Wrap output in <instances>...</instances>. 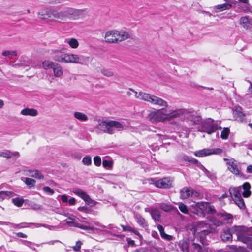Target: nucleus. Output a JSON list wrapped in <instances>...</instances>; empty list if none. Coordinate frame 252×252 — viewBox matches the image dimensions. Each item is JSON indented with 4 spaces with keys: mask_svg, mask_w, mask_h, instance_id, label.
<instances>
[{
    "mask_svg": "<svg viewBox=\"0 0 252 252\" xmlns=\"http://www.w3.org/2000/svg\"><path fill=\"white\" fill-rule=\"evenodd\" d=\"M82 10L66 8L60 11H57L51 7L40 9L38 12V18L42 20L53 21L56 19L65 23L68 20H76L80 18L83 13Z\"/></svg>",
    "mask_w": 252,
    "mask_h": 252,
    "instance_id": "obj_1",
    "label": "nucleus"
},
{
    "mask_svg": "<svg viewBox=\"0 0 252 252\" xmlns=\"http://www.w3.org/2000/svg\"><path fill=\"white\" fill-rule=\"evenodd\" d=\"M251 186L249 183H245L242 186L238 187H230L229 191L232 199L241 197L242 194L244 197L250 196L251 192L250 190Z\"/></svg>",
    "mask_w": 252,
    "mask_h": 252,
    "instance_id": "obj_2",
    "label": "nucleus"
},
{
    "mask_svg": "<svg viewBox=\"0 0 252 252\" xmlns=\"http://www.w3.org/2000/svg\"><path fill=\"white\" fill-rule=\"evenodd\" d=\"M66 63L88 65L90 62V58L88 56L75 53H67Z\"/></svg>",
    "mask_w": 252,
    "mask_h": 252,
    "instance_id": "obj_3",
    "label": "nucleus"
},
{
    "mask_svg": "<svg viewBox=\"0 0 252 252\" xmlns=\"http://www.w3.org/2000/svg\"><path fill=\"white\" fill-rule=\"evenodd\" d=\"M194 235H198L201 239H203L205 236L212 232L210 225L204 221L196 223L193 227Z\"/></svg>",
    "mask_w": 252,
    "mask_h": 252,
    "instance_id": "obj_4",
    "label": "nucleus"
},
{
    "mask_svg": "<svg viewBox=\"0 0 252 252\" xmlns=\"http://www.w3.org/2000/svg\"><path fill=\"white\" fill-rule=\"evenodd\" d=\"M142 100L148 102L154 105L159 107H168V103L163 99L152 94L145 93Z\"/></svg>",
    "mask_w": 252,
    "mask_h": 252,
    "instance_id": "obj_5",
    "label": "nucleus"
},
{
    "mask_svg": "<svg viewBox=\"0 0 252 252\" xmlns=\"http://www.w3.org/2000/svg\"><path fill=\"white\" fill-rule=\"evenodd\" d=\"M167 110L160 109L151 112L147 116V118L152 122H164L167 121Z\"/></svg>",
    "mask_w": 252,
    "mask_h": 252,
    "instance_id": "obj_6",
    "label": "nucleus"
},
{
    "mask_svg": "<svg viewBox=\"0 0 252 252\" xmlns=\"http://www.w3.org/2000/svg\"><path fill=\"white\" fill-rule=\"evenodd\" d=\"M208 207V203L200 202L190 206L192 212L200 217H204Z\"/></svg>",
    "mask_w": 252,
    "mask_h": 252,
    "instance_id": "obj_7",
    "label": "nucleus"
},
{
    "mask_svg": "<svg viewBox=\"0 0 252 252\" xmlns=\"http://www.w3.org/2000/svg\"><path fill=\"white\" fill-rule=\"evenodd\" d=\"M222 152V150L220 148L203 149L198 150L194 153L195 156L199 157L210 156L213 154H220Z\"/></svg>",
    "mask_w": 252,
    "mask_h": 252,
    "instance_id": "obj_8",
    "label": "nucleus"
},
{
    "mask_svg": "<svg viewBox=\"0 0 252 252\" xmlns=\"http://www.w3.org/2000/svg\"><path fill=\"white\" fill-rule=\"evenodd\" d=\"M241 227H236V235L239 240L248 245H252V236L246 232H241Z\"/></svg>",
    "mask_w": 252,
    "mask_h": 252,
    "instance_id": "obj_9",
    "label": "nucleus"
},
{
    "mask_svg": "<svg viewBox=\"0 0 252 252\" xmlns=\"http://www.w3.org/2000/svg\"><path fill=\"white\" fill-rule=\"evenodd\" d=\"M109 129L111 131L110 134H112L116 131H120L125 129V124L124 122H119L116 121L109 120Z\"/></svg>",
    "mask_w": 252,
    "mask_h": 252,
    "instance_id": "obj_10",
    "label": "nucleus"
},
{
    "mask_svg": "<svg viewBox=\"0 0 252 252\" xmlns=\"http://www.w3.org/2000/svg\"><path fill=\"white\" fill-rule=\"evenodd\" d=\"M73 193L83 199L86 203L89 205L94 206L95 205V202L92 200L90 196L84 191L80 189H75L73 191Z\"/></svg>",
    "mask_w": 252,
    "mask_h": 252,
    "instance_id": "obj_11",
    "label": "nucleus"
},
{
    "mask_svg": "<svg viewBox=\"0 0 252 252\" xmlns=\"http://www.w3.org/2000/svg\"><path fill=\"white\" fill-rule=\"evenodd\" d=\"M73 193L83 199L86 203L89 205L94 206L95 205V202L92 200L90 196L84 191L80 189H75L73 191Z\"/></svg>",
    "mask_w": 252,
    "mask_h": 252,
    "instance_id": "obj_12",
    "label": "nucleus"
},
{
    "mask_svg": "<svg viewBox=\"0 0 252 252\" xmlns=\"http://www.w3.org/2000/svg\"><path fill=\"white\" fill-rule=\"evenodd\" d=\"M52 52L53 54V59L54 61L66 63L67 53H62L61 50L59 49L53 50Z\"/></svg>",
    "mask_w": 252,
    "mask_h": 252,
    "instance_id": "obj_13",
    "label": "nucleus"
},
{
    "mask_svg": "<svg viewBox=\"0 0 252 252\" xmlns=\"http://www.w3.org/2000/svg\"><path fill=\"white\" fill-rule=\"evenodd\" d=\"M173 180L169 177L164 178L155 183V185L159 188L167 189L172 187Z\"/></svg>",
    "mask_w": 252,
    "mask_h": 252,
    "instance_id": "obj_14",
    "label": "nucleus"
},
{
    "mask_svg": "<svg viewBox=\"0 0 252 252\" xmlns=\"http://www.w3.org/2000/svg\"><path fill=\"white\" fill-rule=\"evenodd\" d=\"M109 120H106L99 123L95 127V129L97 133L102 132L110 134Z\"/></svg>",
    "mask_w": 252,
    "mask_h": 252,
    "instance_id": "obj_15",
    "label": "nucleus"
},
{
    "mask_svg": "<svg viewBox=\"0 0 252 252\" xmlns=\"http://www.w3.org/2000/svg\"><path fill=\"white\" fill-rule=\"evenodd\" d=\"M239 23L246 30L252 31V18L246 16L240 18Z\"/></svg>",
    "mask_w": 252,
    "mask_h": 252,
    "instance_id": "obj_16",
    "label": "nucleus"
},
{
    "mask_svg": "<svg viewBox=\"0 0 252 252\" xmlns=\"http://www.w3.org/2000/svg\"><path fill=\"white\" fill-rule=\"evenodd\" d=\"M186 112L185 109L180 108L170 110L169 113L166 112L167 121L178 118L183 115Z\"/></svg>",
    "mask_w": 252,
    "mask_h": 252,
    "instance_id": "obj_17",
    "label": "nucleus"
},
{
    "mask_svg": "<svg viewBox=\"0 0 252 252\" xmlns=\"http://www.w3.org/2000/svg\"><path fill=\"white\" fill-rule=\"evenodd\" d=\"M115 43L121 42L131 37L130 34L124 30H116Z\"/></svg>",
    "mask_w": 252,
    "mask_h": 252,
    "instance_id": "obj_18",
    "label": "nucleus"
},
{
    "mask_svg": "<svg viewBox=\"0 0 252 252\" xmlns=\"http://www.w3.org/2000/svg\"><path fill=\"white\" fill-rule=\"evenodd\" d=\"M233 114L236 120L241 122L245 121V115L243 112L242 108L241 107L235 106L233 109Z\"/></svg>",
    "mask_w": 252,
    "mask_h": 252,
    "instance_id": "obj_19",
    "label": "nucleus"
},
{
    "mask_svg": "<svg viewBox=\"0 0 252 252\" xmlns=\"http://www.w3.org/2000/svg\"><path fill=\"white\" fill-rule=\"evenodd\" d=\"M116 30H110L105 33V41L108 43H115Z\"/></svg>",
    "mask_w": 252,
    "mask_h": 252,
    "instance_id": "obj_20",
    "label": "nucleus"
},
{
    "mask_svg": "<svg viewBox=\"0 0 252 252\" xmlns=\"http://www.w3.org/2000/svg\"><path fill=\"white\" fill-rule=\"evenodd\" d=\"M225 161H227L228 169L233 174L238 175L240 174V171L237 168L236 163L232 159H228L224 158Z\"/></svg>",
    "mask_w": 252,
    "mask_h": 252,
    "instance_id": "obj_21",
    "label": "nucleus"
},
{
    "mask_svg": "<svg viewBox=\"0 0 252 252\" xmlns=\"http://www.w3.org/2000/svg\"><path fill=\"white\" fill-rule=\"evenodd\" d=\"M203 128L204 132H206L210 134L214 132L217 129H221V127L217 124L213 123L206 125L203 127Z\"/></svg>",
    "mask_w": 252,
    "mask_h": 252,
    "instance_id": "obj_22",
    "label": "nucleus"
},
{
    "mask_svg": "<svg viewBox=\"0 0 252 252\" xmlns=\"http://www.w3.org/2000/svg\"><path fill=\"white\" fill-rule=\"evenodd\" d=\"M25 175L38 179H43V175L37 170H27L25 171Z\"/></svg>",
    "mask_w": 252,
    "mask_h": 252,
    "instance_id": "obj_23",
    "label": "nucleus"
},
{
    "mask_svg": "<svg viewBox=\"0 0 252 252\" xmlns=\"http://www.w3.org/2000/svg\"><path fill=\"white\" fill-rule=\"evenodd\" d=\"M52 69L55 77L60 78L63 76V68L60 64L56 63Z\"/></svg>",
    "mask_w": 252,
    "mask_h": 252,
    "instance_id": "obj_24",
    "label": "nucleus"
},
{
    "mask_svg": "<svg viewBox=\"0 0 252 252\" xmlns=\"http://www.w3.org/2000/svg\"><path fill=\"white\" fill-rule=\"evenodd\" d=\"M218 216H220L221 220L217 223L214 222V224L217 226H220L223 223L227 222L229 220L232 219V216L229 214H220L218 215Z\"/></svg>",
    "mask_w": 252,
    "mask_h": 252,
    "instance_id": "obj_25",
    "label": "nucleus"
},
{
    "mask_svg": "<svg viewBox=\"0 0 252 252\" xmlns=\"http://www.w3.org/2000/svg\"><path fill=\"white\" fill-rule=\"evenodd\" d=\"M192 193L193 191L191 189L185 187L180 190V198L182 199H186L192 195Z\"/></svg>",
    "mask_w": 252,
    "mask_h": 252,
    "instance_id": "obj_26",
    "label": "nucleus"
},
{
    "mask_svg": "<svg viewBox=\"0 0 252 252\" xmlns=\"http://www.w3.org/2000/svg\"><path fill=\"white\" fill-rule=\"evenodd\" d=\"M20 113L22 115L34 117L37 115L38 112L34 108H26L22 110Z\"/></svg>",
    "mask_w": 252,
    "mask_h": 252,
    "instance_id": "obj_27",
    "label": "nucleus"
},
{
    "mask_svg": "<svg viewBox=\"0 0 252 252\" xmlns=\"http://www.w3.org/2000/svg\"><path fill=\"white\" fill-rule=\"evenodd\" d=\"M74 117L77 120L85 122L88 120L87 116L83 113L80 112H75L74 113Z\"/></svg>",
    "mask_w": 252,
    "mask_h": 252,
    "instance_id": "obj_28",
    "label": "nucleus"
},
{
    "mask_svg": "<svg viewBox=\"0 0 252 252\" xmlns=\"http://www.w3.org/2000/svg\"><path fill=\"white\" fill-rule=\"evenodd\" d=\"M232 233L229 229H224L221 235V238L223 241H229L232 238Z\"/></svg>",
    "mask_w": 252,
    "mask_h": 252,
    "instance_id": "obj_29",
    "label": "nucleus"
},
{
    "mask_svg": "<svg viewBox=\"0 0 252 252\" xmlns=\"http://www.w3.org/2000/svg\"><path fill=\"white\" fill-rule=\"evenodd\" d=\"M135 218L136 220L137 223L142 227H145L147 226L146 221L144 218L138 214L135 215Z\"/></svg>",
    "mask_w": 252,
    "mask_h": 252,
    "instance_id": "obj_30",
    "label": "nucleus"
},
{
    "mask_svg": "<svg viewBox=\"0 0 252 252\" xmlns=\"http://www.w3.org/2000/svg\"><path fill=\"white\" fill-rule=\"evenodd\" d=\"M55 62L49 60H45L42 62V66L44 69L47 70L49 69H52Z\"/></svg>",
    "mask_w": 252,
    "mask_h": 252,
    "instance_id": "obj_31",
    "label": "nucleus"
},
{
    "mask_svg": "<svg viewBox=\"0 0 252 252\" xmlns=\"http://www.w3.org/2000/svg\"><path fill=\"white\" fill-rule=\"evenodd\" d=\"M232 5L229 3H224L222 4H220L216 5L215 7V9L218 10L219 11H216V12L219 11H222L224 10L229 9L231 7Z\"/></svg>",
    "mask_w": 252,
    "mask_h": 252,
    "instance_id": "obj_32",
    "label": "nucleus"
},
{
    "mask_svg": "<svg viewBox=\"0 0 252 252\" xmlns=\"http://www.w3.org/2000/svg\"><path fill=\"white\" fill-rule=\"evenodd\" d=\"M66 43L71 48L76 49L79 46V42L78 40L74 38L68 39L67 41H66Z\"/></svg>",
    "mask_w": 252,
    "mask_h": 252,
    "instance_id": "obj_33",
    "label": "nucleus"
},
{
    "mask_svg": "<svg viewBox=\"0 0 252 252\" xmlns=\"http://www.w3.org/2000/svg\"><path fill=\"white\" fill-rule=\"evenodd\" d=\"M239 198H237L233 200L235 203V204L239 207V208H240L241 209H245V203L242 196Z\"/></svg>",
    "mask_w": 252,
    "mask_h": 252,
    "instance_id": "obj_34",
    "label": "nucleus"
},
{
    "mask_svg": "<svg viewBox=\"0 0 252 252\" xmlns=\"http://www.w3.org/2000/svg\"><path fill=\"white\" fill-rule=\"evenodd\" d=\"M159 207L165 212L171 211L174 209V207L171 204L163 203L160 204Z\"/></svg>",
    "mask_w": 252,
    "mask_h": 252,
    "instance_id": "obj_35",
    "label": "nucleus"
},
{
    "mask_svg": "<svg viewBox=\"0 0 252 252\" xmlns=\"http://www.w3.org/2000/svg\"><path fill=\"white\" fill-rule=\"evenodd\" d=\"M158 229L160 232L161 236L164 239L167 240H170L171 236L170 235L166 234L164 231V228L161 225L158 226Z\"/></svg>",
    "mask_w": 252,
    "mask_h": 252,
    "instance_id": "obj_36",
    "label": "nucleus"
},
{
    "mask_svg": "<svg viewBox=\"0 0 252 252\" xmlns=\"http://www.w3.org/2000/svg\"><path fill=\"white\" fill-rule=\"evenodd\" d=\"M100 72L104 76L108 77H111L114 75L113 71L110 69L103 68L101 70Z\"/></svg>",
    "mask_w": 252,
    "mask_h": 252,
    "instance_id": "obj_37",
    "label": "nucleus"
},
{
    "mask_svg": "<svg viewBox=\"0 0 252 252\" xmlns=\"http://www.w3.org/2000/svg\"><path fill=\"white\" fill-rule=\"evenodd\" d=\"M151 214L155 220L158 221L159 220L160 215L158 211L156 209H152L151 211Z\"/></svg>",
    "mask_w": 252,
    "mask_h": 252,
    "instance_id": "obj_38",
    "label": "nucleus"
},
{
    "mask_svg": "<svg viewBox=\"0 0 252 252\" xmlns=\"http://www.w3.org/2000/svg\"><path fill=\"white\" fill-rule=\"evenodd\" d=\"M129 91L132 92L134 94V96L136 98L142 100L144 97L143 96L144 95V94H145V92H139V93H138L137 92H136V91L131 88L129 89Z\"/></svg>",
    "mask_w": 252,
    "mask_h": 252,
    "instance_id": "obj_39",
    "label": "nucleus"
},
{
    "mask_svg": "<svg viewBox=\"0 0 252 252\" xmlns=\"http://www.w3.org/2000/svg\"><path fill=\"white\" fill-rule=\"evenodd\" d=\"M2 55L10 58L11 56H16L17 55V52L14 50H5L2 52Z\"/></svg>",
    "mask_w": 252,
    "mask_h": 252,
    "instance_id": "obj_40",
    "label": "nucleus"
},
{
    "mask_svg": "<svg viewBox=\"0 0 252 252\" xmlns=\"http://www.w3.org/2000/svg\"><path fill=\"white\" fill-rule=\"evenodd\" d=\"M24 182L29 187L34 186L36 183V181L34 179L30 178H25Z\"/></svg>",
    "mask_w": 252,
    "mask_h": 252,
    "instance_id": "obj_41",
    "label": "nucleus"
},
{
    "mask_svg": "<svg viewBox=\"0 0 252 252\" xmlns=\"http://www.w3.org/2000/svg\"><path fill=\"white\" fill-rule=\"evenodd\" d=\"M74 226L78 227V228H81L83 230H87L89 232H90V231L93 232H94V227H92L81 225L79 223L75 224L74 225Z\"/></svg>",
    "mask_w": 252,
    "mask_h": 252,
    "instance_id": "obj_42",
    "label": "nucleus"
},
{
    "mask_svg": "<svg viewBox=\"0 0 252 252\" xmlns=\"http://www.w3.org/2000/svg\"><path fill=\"white\" fill-rule=\"evenodd\" d=\"M82 163L84 165L89 166L92 164V158L90 156H86L82 159Z\"/></svg>",
    "mask_w": 252,
    "mask_h": 252,
    "instance_id": "obj_43",
    "label": "nucleus"
},
{
    "mask_svg": "<svg viewBox=\"0 0 252 252\" xmlns=\"http://www.w3.org/2000/svg\"><path fill=\"white\" fill-rule=\"evenodd\" d=\"M183 158L184 160L190 162L194 164H197L198 163V161L196 159L188 157L187 156H184L183 157Z\"/></svg>",
    "mask_w": 252,
    "mask_h": 252,
    "instance_id": "obj_44",
    "label": "nucleus"
},
{
    "mask_svg": "<svg viewBox=\"0 0 252 252\" xmlns=\"http://www.w3.org/2000/svg\"><path fill=\"white\" fill-rule=\"evenodd\" d=\"M179 209L180 210V211L183 213L184 214H187L189 213V210L187 208V206L182 203H179Z\"/></svg>",
    "mask_w": 252,
    "mask_h": 252,
    "instance_id": "obj_45",
    "label": "nucleus"
},
{
    "mask_svg": "<svg viewBox=\"0 0 252 252\" xmlns=\"http://www.w3.org/2000/svg\"><path fill=\"white\" fill-rule=\"evenodd\" d=\"M229 129L228 128H224L221 133V138L222 139L228 138L229 134Z\"/></svg>",
    "mask_w": 252,
    "mask_h": 252,
    "instance_id": "obj_46",
    "label": "nucleus"
},
{
    "mask_svg": "<svg viewBox=\"0 0 252 252\" xmlns=\"http://www.w3.org/2000/svg\"><path fill=\"white\" fill-rule=\"evenodd\" d=\"M12 202L18 207H21L22 206L24 203V200L20 199L19 198H15L12 199Z\"/></svg>",
    "mask_w": 252,
    "mask_h": 252,
    "instance_id": "obj_47",
    "label": "nucleus"
},
{
    "mask_svg": "<svg viewBox=\"0 0 252 252\" xmlns=\"http://www.w3.org/2000/svg\"><path fill=\"white\" fill-rule=\"evenodd\" d=\"M102 164L104 168H111L113 165V162L110 160H104Z\"/></svg>",
    "mask_w": 252,
    "mask_h": 252,
    "instance_id": "obj_48",
    "label": "nucleus"
},
{
    "mask_svg": "<svg viewBox=\"0 0 252 252\" xmlns=\"http://www.w3.org/2000/svg\"><path fill=\"white\" fill-rule=\"evenodd\" d=\"M94 162L95 166H100L101 164V159L99 156H96L94 158Z\"/></svg>",
    "mask_w": 252,
    "mask_h": 252,
    "instance_id": "obj_49",
    "label": "nucleus"
},
{
    "mask_svg": "<svg viewBox=\"0 0 252 252\" xmlns=\"http://www.w3.org/2000/svg\"><path fill=\"white\" fill-rule=\"evenodd\" d=\"M11 193L9 191H0V201L4 200L5 196H9Z\"/></svg>",
    "mask_w": 252,
    "mask_h": 252,
    "instance_id": "obj_50",
    "label": "nucleus"
},
{
    "mask_svg": "<svg viewBox=\"0 0 252 252\" xmlns=\"http://www.w3.org/2000/svg\"><path fill=\"white\" fill-rule=\"evenodd\" d=\"M43 190L45 192L49 193L51 195H52L54 193V190L52 189L50 187L48 186L43 187Z\"/></svg>",
    "mask_w": 252,
    "mask_h": 252,
    "instance_id": "obj_51",
    "label": "nucleus"
},
{
    "mask_svg": "<svg viewBox=\"0 0 252 252\" xmlns=\"http://www.w3.org/2000/svg\"><path fill=\"white\" fill-rule=\"evenodd\" d=\"M82 242L80 241H78L76 243L75 246L73 247V250L76 251H79L81 248Z\"/></svg>",
    "mask_w": 252,
    "mask_h": 252,
    "instance_id": "obj_52",
    "label": "nucleus"
},
{
    "mask_svg": "<svg viewBox=\"0 0 252 252\" xmlns=\"http://www.w3.org/2000/svg\"><path fill=\"white\" fill-rule=\"evenodd\" d=\"M34 223V224H32V225H35L36 227H39L42 226V227L48 228L49 229H51L52 228H53V226H49V225H48L45 224H40V223Z\"/></svg>",
    "mask_w": 252,
    "mask_h": 252,
    "instance_id": "obj_53",
    "label": "nucleus"
},
{
    "mask_svg": "<svg viewBox=\"0 0 252 252\" xmlns=\"http://www.w3.org/2000/svg\"><path fill=\"white\" fill-rule=\"evenodd\" d=\"M32 224H34V223H26L23 222L18 224V227L21 228H27L30 227Z\"/></svg>",
    "mask_w": 252,
    "mask_h": 252,
    "instance_id": "obj_54",
    "label": "nucleus"
},
{
    "mask_svg": "<svg viewBox=\"0 0 252 252\" xmlns=\"http://www.w3.org/2000/svg\"><path fill=\"white\" fill-rule=\"evenodd\" d=\"M215 212V210L214 207L209 205V204L208 203V207H207V210L206 212L208 213L212 214L214 213Z\"/></svg>",
    "mask_w": 252,
    "mask_h": 252,
    "instance_id": "obj_55",
    "label": "nucleus"
},
{
    "mask_svg": "<svg viewBox=\"0 0 252 252\" xmlns=\"http://www.w3.org/2000/svg\"><path fill=\"white\" fill-rule=\"evenodd\" d=\"M1 157L7 158H11V155L10 154L9 151H2V154Z\"/></svg>",
    "mask_w": 252,
    "mask_h": 252,
    "instance_id": "obj_56",
    "label": "nucleus"
},
{
    "mask_svg": "<svg viewBox=\"0 0 252 252\" xmlns=\"http://www.w3.org/2000/svg\"><path fill=\"white\" fill-rule=\"evenodd\" d=\"M66 223L69 224V225H71V226H73L75 224H77L76 223H75L74 221H73V219L72 218H71V217H68L66 220Z\"/></svg>",
    "mask_w": 252,
    "mask_h": 252,
    "instance_id": "obj_57",
    "label": "nucleus"
},
{
    "mask_svg": "<svg viewBox=\"0 0 252 252\" xmlns=\"http://www.w3.org/2000/svg\"><path fill=\"white\" fill-rule=\"evenodd\" d=\"M121 227L123 228V230L124 231H130L131 232V230H132V227H131L130 226H128V225H127V226H125V225H121Z\"/></svg>",
    "mask_w": 252,
    "mask_h": 252,
    "instance_id": "obj_58",
    "label": "nucleus"
},
{
    "mask_svg": "<svg viewBox=\"0 0 252 252\" xmlns=\"http://www.w3.org/2000/svg\"><path fill=\"white\" fill-rule=\"evenodd\" d=\"M131 232H133L134 234L136 235L139 237V238L140 239H141L142 238V236L140 235L139 232L137 230H135V229L132 228Z\"/></svg>",
    "mask_w": 252,
    "mask_h": 252,
    "instance_id": "obj_59",
    "label": "nucleus"
},
{
    "mask_svg": "<svg viewBox=\"0 0 252 252\" xmlns=\"http://www.w3.org/2000/svg\"><path fill=\"white\" fill-rule=\"evenodd\" d=\"M126 241L127 242V243H128V245H131L133 247L135 246L134 241L131 240L130 238H126Z\"/></svg>",
    "mask_w": 252,
    "mask_h": 252,
    "instance_id": "obj_60",
    "label": "nucleus"
},
{
    "mask_svg": "<svg viewBox=\"0 0 252 252\" xmlns=\"http://www.w3.org/2000/svg\"><path fill=\"white\" fill-rule=\"evenodd\" d=\"M16 236L19 237H21L23 238H26L27 237V236L26 234H25L22 232H18L16 234Z\"/></svg>",
    "mask_w": 252,
    "mask_h": 252,
    "instance_id": "obj_61",
    "label": "nucleus"
},
{
    "mask_svg": "<svg viewBox=\"0 0 252 252\" xmlns=\"http://www.w3.org/2000/svg\"><path fill=\"white\" fill-rule=\"evenodd\" d=\"M61 199H62V201L63 202H66L68 201L67 197L65 195H62L61 196Z\"/></svg>",
    "mask_w": 252,
    "mask_h": 252,
    "instance_id": "obj_62",
    "label": "nucleus"
},
{
    "mask_svg": "<svg viewBox=\"0 0 252 252\" xmlns=\"http://www.w3.org/2000/svg\"><path fill=\"white\" fill-rule=\"evenodd\" d=\"M132 252H145V249L143 248H140L138 249L134 250Z\"/></svg>",
    "mask_w": 252,
    "mask_h": 252,
    "instance_id": "obj_63",
    "label": "nucleus"
},
{
    "mask_svg": "<svg viewBox=\"0 0 252 252\" xmlns=\"http://www.w3.org/2000/svg\"><path fill=\"white\" fill-rule=\"evenodd\" d=\"M247 171L248 173H252V165H250L247 167Z\"/></svg>",
    "mask_w": 252,
    "mask_h": 252,
    "instance_id": "obj_64",
    "label": "nucleus"
}]
</instances>
